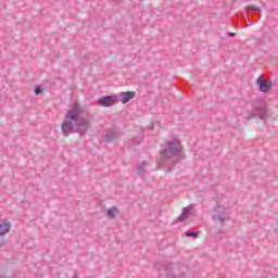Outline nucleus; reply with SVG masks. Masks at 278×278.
I'll list each match as a JSON object with an SVG mask.
<instances>
[{
	"label": "nucleus",
	"mask_w": 278,
	"mask_h": 278,
	"mask_svg": "<svg viewBox=\"0 0 278 278\" xmlns=\"http://www.w3.org/2000/svg\"><path fill=\"white\" fill-rule=\"evenodd\" d=\"M61 129L64 136H71V134H73V129H75V124H73L72 119L66 118L61 125Z\"/></svg>",
	"instance_id": "8"
},
{
	"label": "nucleus",
	"mask_w": 278,
	"mask_h": 278,
	"mask_svg": "<svg viewBox=\"0 0 278 278\" xmlns=\"http://www.w3.org/2000/svg\"><path fill=\"white\" fill-rule=\"evenodd\" d=\"M185 235L187 236V238H197L199 236V232L187 231L185 232Z\"/></svg>",
	"instance_id": "16"
},
{
	"label": "nucleus",
	"mask_w": 278,
	"mask_h": 278,
	"mask_svg": "<svg viewBox=\"0 0 278 278\" xmlns=\"http://www.w3.org/2000/svg\"><path fill=\"white\" fill-rule=\"evenodd\" d=\"M81 106L78 103H76L72 106L71 110L67 111L65 118H67V121H74V129L76 134H79V136H86L91 125L90 119L86 117L79 118V114H81Z\"/></svg>",
	"instance_id": "2"
},
{
	"label": "nucleus",
	"mask_w": 278,
	"mask_h": 278,
	"mask_svg": "<svg viewBox=\"0 0 278 278\" xmlns=\"http://www.w3.org/2000/svg\"><path fill=\"white\" fill-rule=\"evenodd\" d=\"M8 276H5L3 273H0V278H7Z\"/></svg>",
	"instance_id": "21"
},
{
	"label": "nucleus",
	"mask_w": 278,
	"mask_h": 278,
	"mask_svg": "<svg viewBox=\"0 0 278 278\" xmlns=\"http://www.w3.org/2000/svg\"><path fill=\"white\" fill-rule=\"evenodd\" d=\"M2 247H5V240H1V241H0V249H1Z\"/></svg>",
	"instance_id": "20"
},
{
	"label": "nucleus",
	"mask_w": 278,
	"mask_h": 278,
	"mask_svg": "<svg viewBox=\"0 0 278 278\" xmlns=\"http://www.w3.org/2000/svg\"><path fill=\"white\" fill-rule=\"evenodd\" d=\"M256 86H258L260 92H268L273 88V81L271 80H265L260 76L256 80Z\"/></svg>",
	"instance_id": "6"
},
{
	"label": "nucleus",
	"mask_w": 278,
	"mask_h": 278,
	"mask_svg": "<svg viewBox=\"0 0 278 278\" xmlns=\"http://www.w3.org/2000/svg\"><path fill=\"white\" fill-rule=\"evenodd\" d=\"M255 112L252 113L250 116L247 117V121H251V118H260L261 121H264L266 118L267 109L264 105H258L254 108Z\"/></svg>",
	"instance_id": "4"
},
{
	"label": "nucleus",
	"mask_w": 278,
	"mask_h": 278,
	"mask_svg": "<svg viewBox=\"0 0 278 278\" xmlns=\"http://www.w3.org/2000/svg\"><path fill=\"white\" fill-rule=\"evenodd\" d=\"M190 212H192V205L182 208L181 215L175 220V223H184L190 218Z\"/></svg>",
	"instance_id": "9"
},
{
	"label": "nucleus",
	"mask_w": 278,
	"mask_h": 278,
	"mask_svg": "<svg viewBox=\"0 0 278 278\" xmlns=\"http://www.w3.org/2000/svg\"><path fill=\"white\" fill-rule=\"evenodd\" d=\"M121 134L113 131V132H109L104 136V141L106 142H115V140H118Z\"/></svg>",
	"instance_id": "11"
},
{
	"label": "nucleus",
	"mask_w": 278,
	"mask_h": 278,
	"mask_svg": "<svg viewBox=\"0 0 278 278\" xmlns=\"http://www.w3.org/2000/svg\"><path fill=\"white\" fill-rule=\"evenodd\" d=\"M215 217L219 223H225L229 220V212L224 206H216L215 207Z\"/></svg>",
	"instance_id": "5"
},
{
	"label": "nucleus",
	"mask_w": 278,
	"mask_h": 278,
	"mask_svg": "<svg viewBox=\"0 0 278 278\" xmlns=\"http://www.w3.org/2000/svg\"><path fill=\"white\" fill-rule=\"evenodd\" d=\"M10 232V223L0 224V236H5Z\"/></svg>",
	"instance_id": "13"
},
{
	"label": "nucleus",
	"mask_w": 278,
	"mask_h": 278,
	"mask_svg": "<svg viewBox=\"0 0 278 278\" xmlns=\"http://www.w3.org/2000/svg\"><path fill=\"white\" fill-rule=\"evenodd\" d=\"M161 268L166 273L167 278H186L184 267L179 265H170L168 262L157 263L155 268Z\"/></svg>",
	"instance_id": "3"
},
{
	"label": "nucleus",
	"mask_w": 278,
	"mask_h": 278,
	"mask_svg": "<svg viewBox=\"0 0 278 278\" xmlns=\"http://www.w3.org/2000/svg\"><path fill=\"white\" fill-rule=\"evenodd\" d=\"M136 97L135 91H125L119 93V99L122 103H129L131 99Z\"/></svg>",
	"instance_id": "10"
},
{
	"label": "nucleus",
	"mask_w": 278,
	"mask_h": 278,
	"mask_svg": "<svg viewBox=\"0 0 278 278\" xmlns=\"http://www.w3.org/2000/svg\"><path fill=\"white\" fill-rule=\"evenodd\" d=\"M116 103V97L114 96H104L99 99L98 105L101 108H112Z\"/></svg>",
	"instance_id": "7"
},
{
	"label": "nucleus",
	"mask_w": 278,
	"mask_h": 278,
	"mask_svg": "<svg viewBox=\"0 0 278 278\" xmlns=\"http://www.w3.org/2000/svg\"><path fill=\"white\" fill-rule=\"evenodd\" d=\"M144 170H147L144 163L140 164L137 168V173H139V175H144Z\"/></svg>",
	"instance_id": "15"
},
{
	"label": "nucleus",
	"mask_w": 278,
	"mask_h": 278,
	"mask_svg": "<svg viewBox=\"0 0 278 278\" xmlns=\"http://www.w3.org/2000/svg\"><path fill=\"white\" fill-rule=\"evenodd\" d=\"M247 12H260V7L249 5L245 8Z\"/></svg>",
	"instance_id": "14"
},
{
	"label": "nucleus",
	"mask_w": 278,
	"mask_h": 278,
	"mask_svg": "<svg viewBox=\"0 0 278 278\" xmlns=\"http://www.w3.org/2000/svg\"><path fill=\"white\" fill-rule=\"evenodd\" d=\"M168 160H184V146H181V141L170 140L161 146L160 165L164 168Z\"/></svg>",
	"instance_id": "1"
},
{
	"label": "nucleus",
	"mask_w": 278,
	"mask_h": 278,
	"mask_svg": "<svg viewBox=\"0 0 278 278\" xmlns=\"http://www.w3.org/2000/svg\"><path fill=\"white\" fill-rule=\"evenodd\" d=\"M229 38H236V33H228Z\"/></svg>",
	"instance_id": "19"
},
{
	"label": "nucleus",
	"mask_w": 278,
	"mask_h": 278,
	"mask_svg": "<svg viewBox=\"0 0 278 278\" xmlns=\"http://www.w3.org/2000/svg\"><path fill=\"white\" fill-rule=\"evenodd\" d=\"M175 168V162H173L170 165L167 166L168 173H170Z\"/></svg>",
	"instance_id": "18"
},
{
	"label": "nucleus",
	"mask_w": 278,
	"mask_h": 278,
	"mask_svg": "<svg viewBox=\"0 0 278 278\" xmlns=\"http://www.w3.org/2000/svg\"><path fill=\"white\" fill-rule=\"evenodd\" d=\"M41 92H42V88L40 86H37L35 88V94H41Z\"/></svg>",
	"instance_id": "17"
},
{
	"label": "nucleus",
	"mask_w": 278,
	"mask_h": 278,
	"mask_svg": "<svg viewBox=\"0 0 278 278\" xmlns=\"http://www.w3.org/2000/svg\"><path fill=\"white\" fill-rule=\"evenodd\" d=\"M116 214H118V207L116 206H112L106 211V216L109 218H112V219L116 218Z\"/></svg>",
	"instance_id": "12"
}]
</instances>
